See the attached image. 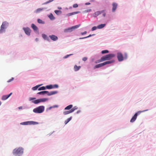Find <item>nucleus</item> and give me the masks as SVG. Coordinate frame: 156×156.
I'll return each instance as SVG.
<instances>
[{"label": "nucleus", "instance_id": "nucleus-1", "mask_svg": "<svg viewBox=\"0 0 156 156\" xmlns=\"http://www.w3.org/2000/svg\"><path fill=\"white\" fill-rule=\"evenodd\" d=\"M23 153V149L22 148L19 147L15 148L13 151V154L15 156H20Z\"/></svg>", "mask_w": 156, "mask_h": 156}, {"label": "nucleus", "instance_id": "nucleus-2", "mask_svg": "<svg viewBox=\"0 0 156 156\" xmlns=\"http://www.w3.org/2000/svg\"><path fill=\"white\" fill-rule=\"evenodd\" d=\"M44 110L43 106H39L33 109V112L35 113H41L43 112Z\"/></svg>", "mask_w": 156, "mask_h": 156}, {"label": "nucleus", "instance_id": "nucleus-3", "mask_svg": "<svg viewBox=\"0 0 156 156\" xmlns=\"http://www.w3.org/2000/svg\"><path fill=\"white\" fill-rule=\"evenodd\" d=\"M148 110H144L142 111H139L137 112L136 113L131 119L130 120V122H134L135 120L136 119L137 117V116L138 115L140 114L141 112H144L145 111H147Z\"/></svg>", "mask_w": 156, "mask_h": 156}, {"label": "nucleus", "instance_id": "nucleus-4", "mask_svg": "<svg viewBox=\"0 0 156 156\" xmlns=\"http://www.w3.org/2000/svg\"><path fill=\"white\" fill-rule=\"evenodd\" d=\"M115 56V55L114 54H109L104 56H102L103 60L104 61L109 60L113 58Z\"/></svg>", "mask_w": 156, "mask_h": 156}, {"label": "nucleus", "instance_id": "nucleus-5", "mask_svg": "<svg viewBox=\"0 0 156 156\" xmlns=\"http://www.w3.org/2000/svg\"><path fill=\"white\" fill-rule=\"evenodd\" d=\"M80 26V24L76 25L71 27L68 28L67 29H65L64 30V32H71L73 30L76 29L79 27Z\"/></svg>", "mask_w": 156, "mask_h": 156}, {"label": "nucleus", "instance_id": "nucleus-6", "mask_svg": "<svg viewBox=\"0 0 156 156\" xmlns=\"http://www.w3.org/2000/svg\"><path fill=\"white\" fill-rule=\"evenodd\" d=\"M38 124V123L37 122L32 121H27L21 122L20 123V124L22 125H35Z\"/></svg>", "mask_w": 156, "mask_h": 156}, {"label": "nucleus", "instance_id": "nucleus-7", "mask_svg": "<svg viewBox=\"0 0 156 156\" xmlns=\"http://www.w3.org/2000/svg\"><path fill=\"white\" fill-rule=\"evenodd\" d=\"M48 100V99L47 98H43L38 99L34 101H33L32 102L35 104H37L41 102H44Z\"/></svg>", "mask_w": 156, "mask_h": 156}, {"label": "nucleus", "instance_id": "nucleus-8", "mask_svg": "<svg viewBox=\"0 0 156 156\" xmlns=\"http://www.w3.org/2000/svg\"><path fill=\"white\" fill-rule=\"evenodd\" d=\"M8 23L6 22H3L1 27L0 30V33H2L5 30V29L7 28Z\"/></svg>", "mask_w": 156, "mask_h": 156}, {"label": "nucleus", "instance_id": "nucleus-9", "mask_svg": "<svg viewBox=\"0 0 156 156\" xmlns=\"http://www.w3.org/2000/svg\"><path fill=\"white\" fill-rule=\"evenodd\" d=\"M117 57L119 61H122L123 60V57L122 54L120 52H118L117 54Z\"/></svg>", "mask_w": 156, "mask_h": 156}, {"label": "nucleus", "instance_id": "nucleus-10", "mask_svg": "<svg viewBox=\"0 0 156 156\" xmlns=\"http://www.w3.org/2000/svg\"><path fill=\"white\" fill-rule=\"evenodd\" d=\"M23 30H24L25 33L28 36L30 35V34L31 33V30L29 28H28V27H26V28L24 27V28H23Z\"/></svg>", "mask_w": 156, "mask_h": 156}, {"label": "nucleus", "instance_id": "nucleus-11", "mask_svg": "<svg viewBox=\"0 0 156 156\" xmlns=\"http://www.w3.org/2000/svg\"><path fill=\"white\" fill-rule=\"evenodd\" d=\"M104 11V10H102L101 11H98L95 12L93 14V16L94 17H96L98 16L101 14Z\"/></svg>", "mask_w": 156, "mask_h": 156}, {"label": "nucleus", "instance_id": "nucleus-12", "mask_svg": "<svg viewBox=\"0 0 156 156\" xmlns=\"http://www.w3.org/2000/svg\"><path fill=\"white\" fill-rule=\"evenodd\" d=\"M12 94V93H11L9 95H4L2 96V100L4 101L8 99Z\"/></svg>", "mask_w": 156, "mask_h": 156}, {"label": "nucleus", "instance_id": "nucleus-13", "mask_svg": "<svg viewBox=\"0 0 156 156\" xmlns=\"http://www.w3.org/2000/svg\"><path fill=\"white\" fill-rule=\"evenodd\" d=\"M49 37L53 41H56L58 39L57 37L55 35H49Z\"/></svg>", "mask_w": 156, "mask_h": 156}, {"label": "nucleus", "instance_id": "nucleus-14", "mask_svg": "<svg viewBox=\"0 0 156 156\" xmlns=\"http://www.w3.org/2000/svg\"><path fill=\"white\" fill-rule=\"evenodd\" d=\"M112 11L113 12H114L116 9L117 7V4L116 3L114 2L112 3Z\"/></svg>", "mask_w": 156, "mask_h": 156}, {"label": "nucleus", "instance_id": "nucleus-15", "mask_svg": "<svg viewBox=\"0 0 156 156\" xmlns=\"http://www.w3.org/2000/svg\"><path fill=\"white\" fill-rule=\"evenodd\" d=\"M114 62L115 61L113 60L105 62L103 63L104 66L107 64L112 63Z\"/></svg>", "mask_w": 156, "mask_h": 156}, {"label": "nucleus", "instance_id": "nucleus-16", "mask_svg": "<svg viewBox=\"0 0 156 156\" xmlns=\"http://www.w3.org/2000/svg\"><path fill=\"white\" fill-rule=\"evenodd\" d=\"M104 66V65H103V63H100L99 64H98L96 66H95L94 67V69H96V68H99L101 67H102V66Z\"/></svg>", "mask_w": 156, "mask_h": 156}, {"label": "nucleus", "instance_id": "nucleus-17", "mask_svg": "<svg viewBox=\"0 0 156 156\" xmlns=\"http://www.w3.org/2000/svg\"><path fill=\"white\" fill-rule=\"evenodd\" d=\"M57 93V91H52L50 92H48V93H47V95L48 96H51L52 95L55 94Z\"/></svg>", "mask_w": 156, "mask_h": 156}, {"label": "nucleus", "instance_id": "nucleus-18", "mask_svg": "<svg viewBox=\"0 0 156 156\" xmlns=\"http://www.w3.org/2000/svg\"><path fill=\"white\" fill-rule=\"evenodd\" d=\"M31 27L34 31H37L38 30L37 27L34 24H31Z\"/></svg>", "mask_w": 156, "mask_h": 156}, {"label": "nucleus", "instance_id": "nucleus-19", "mask_svg": "<svg viewBox=\"0 0 156 156\" xmlns=\"http://www.w3.org/2000/svg\"><path fill=\"white\" fill-rule=\"evenodd\" d=\"M48 93V91H41L40 92H39L37 93V94H42L44 95L45 94H47V93Z\"/></svg>", "mask_w": 156, "mask_h": 156}, {"label": "nucleus", "instance_id": "nucleus-20", "mask_svg": "<svg viewBox=\"0 0 156 156\" xmlns=\"http://www.w3.org/2000/svg\"><path fill=\"white\" fill-rule=\"evenodd\" d=\"M105 26V24H100V25H98L97 27V28H98V29H101V28H103Z\"/></svg>", "mask_w": 156, "mask_h": 156}, {"label": "nucleus", "instance_id": "nucleus-21", "mask_svg": "<svg viewBox=\"0 0 156 156\" xmlns=\"http://www.w3.org/2000/svg\"><path fill=\"white\" fill-rule=\"evenodd\" d=\"M73 105H70L67 107L65 108V110H69L73 107Z\"/></svg>", "mask_w": 156, "mask_h": 156}, {"label": "nucleus", "instance_id": "nucleus-22", "mask_svg": "<svg viewBox=\"0 0 156 156\" xmlns=\"http://www.w3.org/2000/svg\"><path fill=\"white\" fill-rule=\"evenodd\" d=\"M42 37L45 40L48 41V38L47 37V36L44 34H42Z\"/></svg>", "mask_w": 156, "mask_h": 156}, {"label": "nucleus", "instance_id": "nucleus-23", "mask_svg": "<svg viewBox=\"0 0 156 156\" xmlns=\"http://www.w3.org/2000/svg\"><path fill=\"white\" fill-rule=\"evenodd\" d=\"M44 9L43 8H40L37 9L35 11V12L36 13H38L40 11H42Z\"/></svg>", "mask_w": 156, "mask_h": 156}, {"label": "nucleus", "instance_id": "nucleus-24", "mask_svg": "<svg viewBox=\"0 0 156 156\" xmlns=\"http://www.w3.org/2000/svg\"><path fill=\"white\" fill-rule=\"evenodd\" d=\"M41 85H42V84L37 85V86L32 87V89L33 90H36L40 86H41Z\"/></svg>", "mask_w": 156, "mask_h": 156}, {"label": "nucleus", "instance_id": "nucleus-25", "mask_svg": "<svg viewBox=\"0 0 156 156\" xmlns=\"http://www.w3.org/2000/svg\"><path fill=\"white\" fill-rule=\"evenodd\" d=\"M55 12L57 15L61 14L62 13V12L61 10H55Z\"/></svg>", "mask_w": 156, "mask_h": 156}, {"label": "nucleus", "instance_id": "nucleus-26", "mask_svg": "<svg viewBox=\"0 0 156 156\" xmlns=\"http://www.w3.org/2000/svg\"><path fill=\"white\" fill-rule=\"evenodd\" d=\"M80 67H81L80 66H78L76 65H75L74 66V69L75 71H77L79 70L80 69Z\"/></svg>", "mask_w": 156, "mask_h": 156}, {"label": "nucleus", "instance_id": "nucleus-27", "mask_svg": "<svg viewBox=\"0 0 156 156\" xmlns=\"http://www.w3.org/2000/svg\"><path fill=\"white\" fill-rule=\"evenodd\" d=\"M71 113H72V111H71V110H70L69 111L64 112H63V113L64 115H67V114H69Z\"/></svg>", "mask_w": 156, "mask_h": 156}, {"label": "nucleus", "instance_id": "nucleus-28", "mask_svg": "<svg viewBox=\"0 0 156 156\" xmlns=\"http://www.w3.org/2000/svg\"><path fill=\"white\" fill-rule=\"evenodd\" d=\"M103 57H102L100 59H99L98 60H97V61H96L95 62V63H99V62H103V61H104V60H103Z\"/></svg>", "mask_w": 156, "mask_h": 156}, {"label": "nucleus", "instance_id": "nucleus-29", "mask_svg": "<svg viewBox=\"0 0 156 156\" xmlns=\"http://www.w3.org/2000/svg\"><path fill=\"white\" fill-rule=\"evenodd\" d=\"M45 88L47 89H51L52 88V85H47L46 86Z\"/></svg>", "mask_w": 156, "mask_h": 156}, {"label": "nucleus", "instance_id": "nucleus-30", "mask_svg": "<svg viewBox=\"0 0 156 156\" xmlns=\"http://www.w3.org/2000/svg\"><path fill=\"white\" fill-rule=\"evenodd\" d=\"M48 17L51 20H53L55 19L54 17L52 14H50L48 16Z\"/></svg>", "mask_w": 156, "mask_h": 156}, {"label": "nucleus", "instance_id": "nucleus-31", "mask_svg": "<svg viewBox=\"0 0 156 156\" xmlns=\"http://www.w3.org/2000/svg\"><path fill=\"white\" fill-rule=\"evenodd\" d=\"M78 108L76 106H75L73 108H72L71 110L72 111V112H73L75 110H76Z\"/></svg>", "mask_w": 156, "mask_h": 156}, {"label": "nucleus", "instance_id": "nucleus-32", "mask_svg": "<svg viewBox=\"0 0 156 156\" xmlns=\"http://www.w3.org/2000/svg\"><path fill=\"white\" fill-rule=\"evenodd\" d=\"M109 52V51L108 50H103L101 51V53L102 54H104L105 53H108Z\"/></svg>", "mask_w": 156, "mask_h": 156}, {"label": "nucleus", "instance_id": "nucleus-33", "mask_svg": "<svg viewBox=\"0 0 156 156\" xmlns=\"http://www.w3.org/2000/svg\"><path fill=\"white\" fill-rule=\"evenodd\" d=\"M46 89V88L44 87H40L38 89V90H44Z\"/></svg>", "mask_w": 156, "mask_h": 156}, {"label": "nucleus", "instance_id": "nucleus-34", "mask_svg": "<svg viewBox=\"0 0 156 156\" xmlns=\"http://www.w3.org/2000/svg\"><path fill=\"white\" fill-rule=\"evenodd\" d=\"M37 22L39 23H44V22H43L40 19H38L37 20Z\"/></svg>", "mask_w": 156, "mask_h": 156}, {"label": "nucleus", "instance_id": "nucleus-35", "mask_svg": "<svg viewBox=\"0 0 156 156\" xmlns=\"http://www.w3.org/2000/svg\"><path fill=\"white\" fill-rule=\"evenodd\" d=\"M54 0H49L48 1L45 2L44 3V4H48L49 3H50V2L53 1Z\"/></svg>", "mask_w": 156, "mask_h": 156}, {"label": "nucleus", "instance_id": "nucleus-36", "mask_svg": "<svg viewBox=\"0 0 156 156\" xmlns=\"http://www.w3.org/2000/svg\"><path fill=\"white\" fill-rule=\"evenodd\" d=\"M58 85L57 84H55L52 85V88H58Z\"/></svg>", "mask_w": 156, "mask_h": 156}, {"label": "nucleus", "instance_id": "nucleus-37", "mask_svg": "<svg viewBox=\"0 0 156 156\" xmlns=\"http://www.w3.org/2000/svg\"><path fill=\"white\" fill-rule=\"evenodd\" d=\"M97 27L95 26L94 27L92 28L91 30L92 31H94L96 30L97 29Z\"/></svg>", "mask_w": 156, "mask_h": 156}, {"label": "nucleus", "instance_id": "nucleus-38", "mask_svg": "<svg viewBox=\"0 0 156 156\" xmlns=\"http://www.w3.org/2000/svg\"><path fill=\"white\" fill-rule=\"evenodd\" d=\"M14 79V78L13 77H12L11 79L9 80L7 82L9 83L10 82H11Z\"/></svg>", "mask_w": 156, "mask_h": 156}, {"label": "nucleus", "instance_id": "nucleus-39", "mask_svg": "<svg viewBox=\"0 0 156 156\" xmlns=\"http://www.w3.org/2000/svg\"><path fill=\"white\" fill-rule=\"evenodd\" d=\"M73 7L74 8H77L78 7V5L77 4H75L73 5Z\"/></svg>", "mask_w": 156, "mask_h": 156}, {"label": "nucleus", "instance_id": "nucleus-40", "mask_svg": "<svg viewBox=\"0 0 156 156\" xmlns=\"http://www.w3.org/2000/svg\"><path fill=\"white\" fill-rule=\"evenodd\" d=\"M92 36V35H91V34H90L88 36H87V37H84V38H80V39H83V38H88V37H90L91 36Z\"/></svg>", "mask_w": 156, "mask_h": 156}, {"label": "nucleus", "instance_id": "nucleus-41", "mask_svg": "<svg viewBox=\"0 0 156 156\" xmlns=\"http://www.w3.org/2000/svg\"><path fill=\"white\" fill-rule=\"evenodd\" d=\"M73 15H74V14H76L79 13H80V12H79V11L75 12H73Z\"/></svg>", "mask_w": 156, "mask_h": 156}, {"label": "nucleus", "instance_id": "nucleus-42", "mask_svg": "<svg viewBox=\"0 0 156 156\" xmlns=\"http://www.w3.org/2000/svg\"><path fill=\"white\" fill-rule=\"evenodd\" d=\"M36 99L35 98H30L29 99L30 101H32L33 100H35Z\"/></svg>", "mask_w": 156, "mask_h": 156}, {"label": "nucleus", "instance_id": "nucleus-43", "mask_svg": "<svg viewBox=\"0 0 156 156\" xmlns=\"http://www.w3.org/2000/svg\"><path fill=\"white\" fill-rule=\"evenodd\" d=\"M67 15L68 16H70L71 15H73V12H72V13H68Z\"/></svg>", "mask_w": 156, "mask_h": 156}, {"label": "nucleus", "instance_id": "nucleus-44", "mask_svg": "<svg viewBox=\"0 0 156 156\" xmlns=\"http://www.w3.org/2000/svg\"><path fill=\"white\" fill-rule=\"evenodd\" d=\"M87 58L86 57H84L83 58V60L84 61H86V60H87Z\"/></svg>", "mask_w": 156, "mask_h": 156}, {"label": "nucleus", "instance_id": "nucleus-45", "mask_svg": "<svg viewBox=\"0 0 156 156\" xmlns=\"http://www.w3.org/2000/svg\"><path fill=\"white\" fill-rule=\"evenodd\" d=\"M73 55V54H71L70 55H67L65 56L64 58H68V57H69V56L71 55Z\"/></svg>", "mask_w": 156, "mask_h": 156}, {"label": "nucleus", "instance_id": "nucleus-46", "mask_svg": "<svg viewBox=\"0 0 156 156\" xmlns=\"http://www.w3.org/2000/svg\"><path fill=\"white\" fill-rule=\"evenodd\" d=\"M69 121L67 119L65 121V124H66L69 122Z\"/></svg>", "mask_w": 156, "mask_h": 156}, {"label": "nucleus", "instance_id": "nucleus-47", "mask_svg": "<svg viewBox=\"0 0 156 156\" xmlns=\"http://www.w3.org/2000/svg\"><path fill=\"white\" fill-rule=\"evenodd\" d=\"M87 33V32L86 31H85L84 32H82L81 33V34L82 35H83L84 34H85Z\"/></svg>", "mask_w": 156, "mask_h": 156}, {"label": "nucleus", "instance_id": "nucleus-48", "mask_svg": "<svg viewBox=\"0 0 156 156\" xmlns=\"http://www.w3.org/2000/svg\"><path fill=\"white\" fill-rule=\"evenodd\" d=\"M104 12V11L103 12ZM102 13H103V16L104 17H105V12H103Z\"/></svg>", "mask_w": 156, "mask_h": 156}, {"label": "nucleus", "instance_id": "nucleus-49", "mask_svg": "<svg viewBox=\"0 0 156 156\" xmlns=\"http://www.w3.org/2000/svg\"><path fill=\"white\" fill-rule=\"evenodd\" d=\"M72 117H70L68 119H68V120H69V121L72 119Z\"/></svg>", "mask_w": 156, "mask_h": 156}, {"label": "nucleus", "instance_id": "nucleus-50", "mask_svg": "<svg viewBox=\"0 0 156 156\" xmlns=\"http://www.w3.org/2000/svg\"><path fill=\"white\" fill-rule=\"evenodd\" d=\"M58 107V106L57 105H54V106H53V108H56V107Z\"/></svg>", "mask_w": 156, "mask_h": 156}, {"label": "nucleus", "instance_id": "nucleus-51", "mask_svg": "<svg viewBox=\"0 0 156 156\" xmlns=\"http://www.w3.org/2000/svg\"><path fill=\"white\" fill-rule=\"evenodd\" d=\"M91 11V9H89L87 10L86 11V12H90Z\"/></svg>", "mask_w": 156, "mask_h": 156}, {"label": "nucleus", "instance_id": "nucleus-52", "mask_svg": "<svg viewBox=\"0 0 156 156\" xmlns=\"http://www.w3.org/2000/svg\"><path fill=\"white\" fill-rule=\"evenodd\" d=\"M125 58H127V55L126 53L125 54Z\"/></svg>", "mask_w": 156, "mask_h": 156}, {"label": "nucleus", "instance_id": "nucleus-53", "mask_svg": "<svg viewBox=\"0 0 156 156\" xmlns=\"http://www.w3.org/2000/svg\"><path fill=\"white\" fill-rule=\"evenodd\" d=\"M85 4L86 5H89L90 4V3L89 2H87V3H86Z\"/></svg>", "mask_w": 156, "mask_h": 156}, {"label": "nucleus", "instance_id": "nucleus-54", "mask_svg": "<svg viewBox=\"0 0 156 156\" xmlns=\"http://www.w3.org/2000/svg\"><path fill=\"white\" fill-rule=\"evenodd\" d=\"M53 108V106H51V107H49V110H50V109H51V108Z\"/></svg>", "mask_w": 156, "mask_h": 156}, {"label": "nucleus", "instance_id": "nucleus-55", "mask_svg": "<svg viewBox=\"0 0 156 156\" xmlns=\"http://www.w3.org/2000/svg\"><path fill=\"white\" fill-rule=\"evenodd\" d=\"M22 107H19V109H22Z\"/></svg>", "mask_w": 156, "mask_h": 156}, {"label": "nucleus", "instance_id": "nucleus-56", "mask_svg": "<svg viewBox=\"0 0 156 156\" xmlns=\"http://www.w3.org/2000/svg\"><path fill=\"white\" fill-rule=\"evenodd\" d=\"M58 9H62V8L60 7H58Z\"/></svg>", "mask_w": 156, "mask_h": 156}, {"label": "nucleus", "instance_id": "nucleus-57", "mask_svg": "<svg viewBox=\"0 0 156 156\" xmlns=\"http://www.w3.org/2000/svg\"><path fill=\"white\" fill-rule=\"evenodd\" d=\"M1 101H0V105H1Z\"/></svg>", "mask_w": 156, "mask_h": 156}]
</instances>
